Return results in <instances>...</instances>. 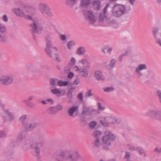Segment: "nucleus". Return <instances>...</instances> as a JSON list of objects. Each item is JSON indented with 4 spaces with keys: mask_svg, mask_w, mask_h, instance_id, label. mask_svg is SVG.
<instances>
[{
    "mask_svg": "<svg viewBox=\"0 0 161 161\" xmlns=\"http://www.w3.org/2000/svg\"><path fill=\"white\" fill-rule=\"evenodd\" d=\"M77 152L57 149L53 154L50 161H84Z\"/></svg>",
    "mask_w": 161,
    "mask_h": 161,
    "instance_id": "obj_1",
    "label": "nucleus"
},
{
    "mask_svg": "<svg viewBox=\"0 0 161 161\" xmlns=\"http://www.w3.org/2000/svg\"><path fill=\"white\" fill-rule=\"evenodd\" d=\"M131 9L130 5H129L127 8L125 5L115 3L111 9L112 15L117 18L122 17Z\"/></svg>",
    "mask_w": 161,
    "mask_h": 161,
    "instance_id": "obj_2",
    "label": "nucleus"
},
{
    "mask_svg": "<svg viewBox=\"0 0 161 161\" xmlns=\"http://www.w3.org/2000/svg\"><path fill=\"white\" fill-rule=\"evenodd\" d=\"M110 3H108L105 6L103 12L101 13L99 15V20L101 22H103L105 18L108 24H113L116 23V20L114 19L113 16H110L107 17L108 13L107 10L110 6Z\"/></svg>",
    "mask_w": 161,
    "mask_h": 161,
    "instance_id": "obj_3",
    "label": "nucleus"
},
{
    "mask_svg": "<svg viewBox=\"0 0 161 161\" xmlns=\"http://www.w3.org/2000/svg\"><path fill=\"white\" fill-rule=\"evenodd\" d=\"M149 108L151 109L146 114V115L150 118L158 121H161V110L152 109L155 108V105L153 103L149 105Z\"/></svg>",
    "mask_w": 161,
    "mask_h": 161,
    "instance_id": "obj_4",
    "label": "nucleus"
},
{
    "mask_svg": "<svg viewBox=\"0 0 161 161\" xmlns=\"http://www.w3.org/2000/svg\"><path fill=\"white\" fill-rule=\"evenodd\" d=\"M33 141L35 145V147L37 148L39 153H40V148L42 147L45 142V137L42 133H37L33 137Z\"/></svg>",
    "mask_w": 161,
    "mask_h": 161,
    "instance_id": "obj_5",
    "label": "nucleus"
},
{
    "mask_svg": "<svg viewBox=\"0 0 161 161\" xmlns=\"http://www.w3.org/2000/svg\"><path fill=\"white\" fill-rule=\"evenodd\" d=\"M36 144L33 141V139H28L25 140L23 143V147L26 149H27L32 148L34 150L35 153L36 154L35 156L37 158V159L39 161H40V154L37 149V148H36V147H35Z\"/></svg>",
    "mask_w": 161,
    "mask_h": 161,
    "instance_id": "obj_6",
    "label": "nucleus"
},
{
    "mask_svg": "<svg viewBox=\"0 0 161 161\" xmlns=\"http://www.w3.org/2000/svg\"><path fill=\"white\" fill-rule=\"evenodd\" d=\"M105 135L102 138L104 144L111 145V141H114L116 139V136L110 131L106 130L105 131Z\"/></svg>",
    "mask_w": 161,
    "mask_h": 161,
    "instance_id": "obj_7",
    "label": "nucleus"
},
{
    "mask_svg": "<svg viewBox=\"0 0 161 161\" xmlns=\"http://www.w3.org/2000/svg\"><path fill=\"white\" fill-rule=\"evenodd\" d=\"M24 17L27 19L31 20V23L30 24V26L32 28V31L33 32H37V29L39 28L40 26L38 21L35 19H33L32 16L30 15H27L25 14Z\"/></svg>",
    "mask_w": 161,
    "mask_h": 161,
    "instance_id": "obj_8",
    "label": "nucleus"
},
{
    "mask_svg": "<svg viewBox=\"0 0 161 161\" xmlns=\"http://www.w3.org/2000/svg\"><path fill=\"white\" fill-rule=\"evenodd\" d=\"M38 9L42 13H45L49 17H52L53 16L51 9L47 4L40 3L39 5Z\"/></svg>",
    "mask_w": 161,
    "mask_h": 161,
    "instance_id": "obj_9",
    "label": "nucleus"
},
{
    "mask_svg": "<svg viewBox=\"0 0 161 161\" xmlns=\"http://www.w3.org/2000/svg\"><path fill=\"white\" fill-rule=\"evenodd\" d=\"M14 80L12 75H3L0 77V82L3 86H7L11 84Z\"/></svg>",
    "mask_w": 161,
    "mask_h": 161,
    "instance_id": "obj_10",
    "label": "nucleus"
},
{
    "mask_svg": "<svg viewBox=\"0 0 161 161\" xmlns=\"http://www.w3.org/2000/svg\"><path fill=\"white\" fill-rule=\"evenodd\" d=\"M38 126L39 124L37 122L27 123L24 125L23 130L27 133L33 130L35 128L38 127Z\"/></svg>",
    "mask_w": 161,
    "mask_h": 161,
    "instance_id": "obj_11",
    "label": "nucleus"
},
{
    "mask_svg": "<svg viewBox=\"0 0 161 161\" xmlns=\"http://www.w3.org/2000/svg\"><path fill=\"white\" fill-rule=\"evenodd\" d=\"M83 13L86 17L88 19L90 23L94 24L97 21V18L93 14L92 12L89 10H85Z\"/></svg>",
    "mask_w": 161,
    "mask_h": 161,
    "instance_id": "obj_12",
    "label": "nucleus"
},
{
    "mask_svg": "<svg viewBox=\"0 0 161 161\" xmlns=\"http://www.w3.org/2000/svg\"><path fill=\"white\" fill-rule=\"evenodd\" d=\"M6 31L5 26L0 23V42H6L7 41V37L5 33Z\"/></svg>",
    "mask_w": 161,
    "mask_h": 161,
    "instance_id": "obj_13",
    "label": "nucleus"
},
{
    "mask_svg": "<svg viewBox=\"0 0 161 161\" xmlns=\"http://www.w3.org/2000/svg\"><path fill=\"white\" fill-rule=\"evenodd\" d=\"M117 121V119L113 117H108L105 118L104 120L101 121V123L103 125L106 126L109 124H118Z\"/></svg>",
    "mask_w": 161,
    "mask_h": 161,
    "instance_id": "obj_14",
    "label": "nucleus"
},
{
    "mask_svg": "<svg viewBox=\"0 0 161 161\" xmlns=\"http://www.w3.org/2000/svg\"><path fill=\"white\" fill-rule=\"evenodd\" d=\"M4 113L5 114L7 115L8 118H7L6 117H3V119L5 121H8L9 122H10L13 120L14 118V116L13 114L10 112L8 109L3 110Z\"/></svg>",
    "mask_w": 161,
    "mask_h": 161,
    "instance_id": "obj_15",
    "label": "nucleus"
},
{
    "mask_svg": "<svg viewBox=\"0 0 161 161\" xmlns=\"http://www.w3.org/2000/svg\"><path fill=\"white\" fill-rule=\"evenodd\" d=\"M147 69V65L145 64H141L138 66L135 70V72L137 74H138L139 77H141L143 75V74L141 71L143 69Z\"/></svg>",
    "mask_w": 161,
    "mask_h": 161,
    "instance_id": "obj_16",
    "label": "nucleus"
},
{
    "mask_svg": "<svg viewBox=\"0 0 161 161\" xmlns=\"http://www.w3.org/2000/svg\"><path fill=\"white\" fill-rule=\"evenodd\" d=\"M91 4V0H81L80 7L82 8H88Z\"/></svg>",
    "mask_w": 161,
    "mask_h": 161,
    "instance_id": "obj_17",
    "label": "nucleus"
},
{
    "mask_svg": "<svg viewBox=\"0 0 161 161\" xmlns=\"http://www.w3.org/2000/svg\"><path fill=\"white\" fill-rule=\"evenodd\" d=\"M95 76L97 80L98 81L103 80L105 78L103 74L102 71L99 70H96L95 73Z\"/></svg>",
    "mask_w": 161,
    "mask_h": 161,
    "instance_id": "obj_18",
    "label": "nucleus"
},
{
    "mask_svg": "<svg viewBox=\"0 0 161 161\" xmlns=\"http://www.w3.org/2000/svg\"><path fill=\"white\" fill-rule=\"evenodd\" d=\"M15 142H11L9 146L5 150L7 154L10 156H11L13 154V153L12 150L15 147Z\"/></svg>",
    "mask_w": 161,
    "mask_h": 161,
    "instance_id": "obj_19",
    "label": "nucleus"
},
{
    "mask_svg": "<svg viewBox=\"0 0 161 161\" xmlns=\"http://www.w3.org/2000/svg\"><path fill=\"white\" fill-rule=\"evenodd\" d=\"M12 12L17 16L20 17H23L25 16V13L19 8H13L12 9Z\"/></svg>",
    "mask_w": 161,
    "mask_h": 161,
    "instance_id": "obj_20",
    "label": "nucleus"
},
{
    "mask_svg": "<svg viewBox=\"0 0 161 161\" xmlns=\"http://www.w3.org/2000/svg\"><path fill=\"white\" fill-rule=\"evenodd\" d=\"M51 92L53 94L56 95L58 96H62L66 94L65 91L60 90L58 89L55 88L52 89Z\"/></svg>",
    "mask_w": 161,
    "mask_h": 161,
    "instance_id": "obj_21",
    "label": "nucleus"
},
{
    "mask_svg": "<svg viewBox=\"0 0 161 161\" xmlns=\"http://www.w3.org/2000/svg\"><path fill=\"white\" fill-rule=\"evenodd\" d=\"M27 133L23 130H21L17 136V139L19 140H24L27 136Z\"/></svg>",
    "mask_w": 161,
    "mask_h": 161,
    "instance_id": "obj_22",
    "label": "nucleus"
},
{
    "mask_svg": "<svg viewBox=\"0 0 161 161\" xmlns=\"http://www.w3.org/2000/svg\"><path fill=\"white\" fill-rule=\"evenodd\" d=\"M82 114L87 115H92V112L89 108H88L85 105H84Z\"/></svg>",
    "mask_w": 161,
    "mask_h": 161,
    "instance_id": "obj_23",
    "label": "nucleus"
},
{
    "mask_svg": "<svg viewBox=\"0 0 161 161\" xmlns=\"http://www.w3.org/2000/svg\"><path fill=\"white\" fill-rule=\"evenodd\" d=\"M93 5L94 8L97 11H98L100 9L101 7L100 1H95L93 2Z\"/></svg>",
    "mask_w": 161,
    "mask_h": 161,
    "instance_id": "obj_24",
    "label": "nucleus"
},
{
    "mask_svg": "<svg viewBox=\"0 0 161 161\" xmlns=\"http://www.w3.org/2000/svg\"><path fill=\"white\" fill-rule=\"evenodd\" d=\"M159 29L157 27H154L152 30V33L154 37L156 39L158 38Z\"/></svg>",
    "mask_w": 161,
    "mask_h": 161,
    "instance_id": "obj_25",
    "label": "nucleus"
},
{
    "mask_svg": "<svg viewBox=\"0 0 161 161\" xmlns=\"http://www.w3.org/2000/svg\"><path fill=\"white\" fill-rule=\"evenodd\" d=\"M78 108L76 106H74L69 108L68 110L69 115L70 116H73L74 112L76 111Z\"/></svg>",
    "mask_w": 161,
    "mask_h": 161,
    "instance_id": "obj_26",
    "label": "nucleus"
},
{
    "mask_svg": "<svg viewBox=\"0 0 161 161\" xmlns=\"http://www.w3.org/2000/svg\"><path fill=\"white\" fill-rule=\"evenodd\" d=\"M47 112L49 114L53 115L57 113L56 109H55L54 106L49 108L47 109Z\"/></svg>",
    "mask_w": 161,
    "mask_h": 161,
    "instance_id": "obj_27",
    "label": "nucleus"
},
{
    "mask_svg": "<svg viewBox=\"0 0 161 161\" xmlns=\"http://www.w3.org/2000/svg\"><path fill=\"white\" fill-rule=\"evenodd\" d=\"M82 77H87L89 74L88 71L85 68H82L80 72H79Z\"/></svg>",
    "mask_w": 161,
    "mask_h": 161,
    "instance_id": "obj_28",
    "label": "nucleus"
},
{
    "mask_svg": "<svg viewBox=\"0 0 161 161\" xmlns=\"http://www.w3.org/2000/svg\"><path fill=\"white\" fill-rule=\"evenodd\" d=\"M52 42L51 40H47L46 43V46L45 48H51L55 50L56 51H57V48L54 47H52Z\"/></svg>",
    "mask_w": 161,
    "mask_h": 161,
    "instance_id": "obj_29",
    "label": "nucleus"
},
{
    "mask_svg": "<svg viewBox=\"0 0 161 161\" xmlns=\"http://www.w3.org/2000/svg\"><path fill=\"white\" fill-rule=\"evenodd\" d=\"M76 52L79 55H82L86 52L85 48L83 47H80L77 49Z\"/></svg>",
    "mask_w": 161,
    "mask_h": 161,
    "instance_id": "obj_30",
    "label": "nucleus"
},
{
    "mask_svg": "<svg viewBox=\"0 0 161 161\" xmlns=\"http://www.w3.org/2000/svg\"><path fill=\"white\" fill-rule=\"evenodd\" d=\"M51 48H45V52L47 55L50 58L53 57V53Z\"/></svg>",
    "mask_w": 161,
    "mask_h": 161,
    "instance_id": "obj_31",
    "label": "nucleus"
},
{
    "mask_svg": "<svg viewBox=\"0 0 161 161\" xmlns=\"http://www.w3.org/2000/svg\"><path fill=\"white\" fill-rule=\"evenodd\" d=\"M102 134V132L98 130H95L93 133V136L96 138H99V136Z\"/></svg>",
    "mask_w": 161,
    "mask_h": 161,
    "instance_id": "obj_32",
    "label": "nucleus"
},
{
    "mask_svg": "<svg viewBox=\"0 0 161 161\" xmlns=\"http://www.w3.org/2000/svg\"><path fill=\"white\" fill-rule=\"evenodd\" d=\"M137 150L138 151L139 154L140 155L143 154L144 157L147 156V153L142 148V147H138L137 148Z\"/></svg>",
    "mask_w": 161,
    "mask_h": 161,
    "instance_id": "obj_33",
    "label": "nucleus"
},
{
    "mask_svg": "<svg viewBox=\"0 0 161 161\" xmlns=\"http://www.w3.org/2000/svg\"><path fill=\"white\" fill-rule=\"evenodd\" d=\"M68 82L66 81H63L61 80H59L58 82V85L60 86H66L68 85Z\"/></svg>",
    "mask_w": 161,
    "mask_h": 161,
    "instance_id": "obj_34",
    "label": "nucleus"
},
{
    "mask_svg": "<svg viewBox=\"0 0 161 161\" xmlns=\"http://www.w3.org/2000/svg\"><path fill=\"white\" fill-rule=\"evenodd\" d=\"M21 7L23 8L32 9L33 8V7L27 3H24L21 4Z\"/></svg>",
    "mask_w": 161,
    "mask_h": 161,
    "instance_id": "obj_35",
    "label": "nucleus"
},
{
    "mask_svg": "<svg viewBox=\"0 0 161 161\" xmlns=\"http://www.w3.org/2000/svg\"><path fill=\"white\" fill-rule=\"evenodd\" d=\"M127 146L130 150L132 151L137 150L138 147L134 146L128 144Z\"/></svg>",
    "mask_w": 161,
    "mask_h": 161,
    "instance_id": "obj_36",
    "label": "nucleus"
},
{
    "mask_svg": "<svg viewBox=\"0 0 161 161\" xmlns=\"http://www.w3.org/2000/svg\"><path fill=\"white\" fill-rule=\"evenodd\" d=\"M93 95V93L92 92V90L90 89L86 93L85 96L86 97H88Z\"/></svg>",
    "mask_w": 161,
    "mask_h": 161,
    "instance_id": "obj_37",
    "label": "nucleus"
},
{
    "mask_svg": "<svg viewBox=\"0 0 161 161\" xmlns=\"http://www.w3.org/2000/svg\"><path fill=\"white\" fill-rule=\"evenodd\" d=\"M75 44V43L74 41H70L67 44V46L68 48L69 49H70L72 47V46H74Z\"/></svg>",
    "mask_w": 161,
    "mask_h": 161,
    "instance_id": "obj_38",
    "label": "nucleus"
},
{
    "mask_svg": "<svg viewBox=\"0 0 161 161\" xmlns=\"http://www.w3.org/2000/svg\"><path fill=\"white\" fill-rule=\"evenodd\" d=\"M55 109H56V110L57 111V112L58 113L59 111H62L63 110V106L60 104H58L54 106Z\"/></svg>",
    "mask_w": 161,
    "mask_h": 161,
    "instance_id": "obj_39",
    "label": "nucleus"
},
{
    "mask_svg": "<svg viewBox=\"0 0 161 161\" xmlns=\"http://www.w3.org/2000/svg\"><path fill=\"white\" fill-rule=\"evenodd\" d=\"M23 102L25 103L27 106L30 108H33L34 106L33 103L28 101L27 100H23Z\"/></svg>",
    "mask_w": 161,
    "mask_h": 161,
    "instance_id": "obj_40",
    "label": "nucleus"
},
{
    "mask_svg": "<svg viewBox=\"0 0 161 161\" xmlns=\"http://www.w3.org/2000/svg\"><path fill=\"white\" fill-rule=\"evenodd\" d=\"M116 62V60L115 59H112L109 64V66L111 68H113L115 67Z\"/></svg>",
    "mask_w": 161,
    "mask_h": 161,
    "instance_id": "obj_41",
    "label": "nucleus"
},
{
    "mask_svg": "<svg viewBox=\"0 0 161 161\" xmlns=\"http://www.w3.org/2000/svg\"><path fill=\"white\" fill-rule=\"evenodd\" d=\"M57 80L55 79H51L50 80V84L53 87H55L56 86V81Z\"/></svg>",
    "mask_w": 161,
    "mask_h": 161,
    "instance_id": "obj_42",
    "label": "nucleus"
},
{
    "mask_svg": "<svg viewBox=\"0 0 161 161\" xmlns=\"http://www.w3.org/2000/svg\"><path fill=\"white\" fill-rule=\"evenodd\" d=\"M130 153L129 152H126L125 158L126 159V161H131L130 159Z\"/></svg>",
    "mask_w": 161,
    "mask_h": 161,
    "instance_id": "obj_43",
    "label": "nucleus"
},
{
    "mask_svg": "<svg viewBox=\"0 0 161 161\" xmlns=\"http://www.w3.org/2000/svg\"><path fill=\"white\" fill-rule=\"evenodd\" d=\"M80 63L83 65H86V67H89V66L88 65L89 64V62L86 59H82L81 60Z\"/></svg>",
    "mask_w": 161,
    "mask_h": 161,
    "instance_id": "obj_44",
    "label": "nucleus"
},
{
    "mask_svg": "<svg viewBox=\"0 0 161 161\" xmlns=\"http://www.w3.org/2000/svg\"><path fill=\"white\" fill-rule=\"evenodd\" d=\"M114 88L112 86L108 87L104 89V91L105 92H109L114 90Z\"/></svg>",
    "mask_w": 161,
    "mask_h": 161,
    "instance_id": "obj_45",
    "label": "nucleus"
},
{
    "mask_svg": "<svg viewBox=\"0 0 161 161\" xmlns=\"http://www.w3.org/2000/svg\"><path fill=\"white\" fill-rule=\"evenodd\" d=\"M100 145V140L99 138H96V140L94 143V147H98Z\"/></svg>",
    "mask_w": 161,
    "mask_h": 161,
    "instance_id": "obj_46",
    "label": "nucleus"
},
{
    "mask_svg": "<svg viewBox=\"0 0 161 161\" xmlns=\"http://www.w3.org/2000/svg\"><path fill=\"white\" fill-rule=\"evenodd\" d=\"M26 115H23L19 119L20 121L22 123H24L25 122V120L27 117Z\"/></svg>",
    "mask_w": 161,
    "mask_h": 161,
    "instance_id": "obj_47",
    "label": "nucleus"
},
{
    "mask_svg": "<svg viewBox=\"0 0 161 161\" xmlns=\"http://www.w3.org/2000/svg\"><path fill=\"white\" fill-rule=\"evenodd\" d=\"M77 0H66L67 3L69 5H71L74 4L76 1Z\"/></svg>",
    "mask_w": 161,
    "mask_h": 161,
    "instance_id": "obj_48",
    "label": "nucleus"
},
{
    "mask_svg": "<svg viewBox=\"0 0 161 161\" xmlns=\"http://www.w3.org/2000/svg\"><path fill=\"white\" fill-rule=\"evenodd\" d=\"M72 92L71 91H68L67 94V96L68 98L72 99L73 96Z\"/></svg>",
    "mask_w": 161,
    "mask_h": 161,
    "instance_id": "obj_49",
    "label": "nucleus"
},
{
    "mask_svg": "<svg viewBox=\"0 0 161 161\" xmlns=\"http://www.w3.org/2000/svg\"><path fill=\"white\" fill-rule=\"evenodd\" d=\"M97 104L99 110H103L104 109L105 107L102 106L101 104L100 103H98Z\"/></svg>",
    "mask_w": 161,
    "mask_h": 161,
    "instance_id": "obj_50",
    "label": "nucleus"
},
{
    "mask_svg": "<svg viewBox=\"0 0 161 161\" xmlns=\"http://www.w3.org/2000/svg\"><path fill=\"white\" fill-rule=\"evenodd\" d=\"M6 136V133L3 131L0 130V138Z\"/></svg>",
    "mask_w": 161,
    "mask_h": 161,
    "instance_id": "obj_51",
    "label": "nucleus"
},
{
    "mask_svg": "<svg viewBox=\"0 0 161 161\" xmlns=\"http://www.w3.org/2000/svg\"><path fill=\"white\" fill-rule=\"evenodd\" d=\"M28 69L29 71L33 73H35L36 72V69L32 67H29Z\"/></svg>",
    "mask_w": 161,
    "mask_h": 161,
    "instance_id": "obj_52",
    "label": "nucleus"
},
{
    "mask_svg": "<svg viewBox=\"0 0 161 161\" xmlns=\"http://www.w3.org/2000/svg\"><path fill=\"white\" fill-rule=\"evenodd\" d=\"M78 98L80 101H83V94L81 93H79L77 95Z\"/></svg>",
    "mask_w": 161,
    "mask_h": 161,
    "instance_id": "obj_53",
    "label": "nucleus"
},
{
    "mask_svg": "<svg viewBox=\"0 0 161 161\" xmlns=\"http://www.w3.org/2000/svg\"><path fill=\"white\" fill-rule=\"evenodd\" d=\"M96 125L97 123L95 121H92L90 123V126L91 128H94Z\"/></svg>",
    "mask_w": 161,
    "mask_h": 161,
    "instance_id": "obj_54",
    "label": "nucleus"
},
{
    "mask_svg": "<svg viewBox=\"0 0 161 161\" xmlns=\"http://www.w3.org/2000/svg\"><path fill=\"white\" fill-rule=\"evenodd\" d=\"M110 146L108 144H104L103 145V149L107 151L108 150L110 149L109 147Z\"/></svg>",
    "mask_w": 161,
    "mask_h": 161,
    "instance_id": "obj_55",
    "label": "nucleus"
},
{
    "mask_svg": "<svg viewBox=\"0 0 161 161\" xmlns=\"http://www.w3.org/2000/svg\"><path fill=\"white\" fill-rule=\"evenodd\" d=\"M156 95L158 99L161 98V91L160 90H158L156 92Z\"/></svg>",
    "mask_w": 161,
    "mask_h": 161,
    "instance_id": "obj_56",
    "label": "nucleus"
},
{
    "mask_svg": "<svg viewBox=\"0 0 161 161\" xmlns=\"http://www.w3.org/2000/svg\"><path fill=\"white\" fill-rule=\"evenodd\" d=\"M40 29V27H39V28H38V29H37V32H33L32 31V28H31V31L32 32V35L33 36V39L36 41V36H35V35L34 34L35 33H38V30L39 29Z\"/></svg>",
    "mask_w": 161,
    "mask_h": 161,
    "instance_id": "obj_57",
    "label": "nucleus"
},
{
    "mask_svg": "<svg viewBox=\"0 0 161 161\" xmlns=\"http://www.w3.org/2000/svg\"><path fill=\"white\" fill-rule=\"evenodd\" d=\"M80 83V80L79 79L76 78V79L72 83V84L74 85H78Z\"/></svg>",
    "mask_w": 161,
    "mask_h": 161,
    "instance_id": "obj_58",
    "label": "nucleus"
},
{
    "mask_svg": "<svg viewBox=\"0 0 161 161\" xmlns=\"http://www.w3.org/2000/svg\"><path fill=\"white\" fill-rule=\"evenodd\" d=\"M70 62L71 64L74 65L75 63L76 60L74 58H72L70 60Z\"/></svg>",
    "mask_w": 161,
    "mask_h": 161,
    "instance_id": "obj_59",
    "label": "nucleus"
},
{
    "mask_svg": "<svg viewBox=\"0 0 161 161\" xmlns=\"http://www.w3.org/2000/svg\"><path fill=\"white\" fill-rule=\"evenodd\" d=\"M2 18L3 20L5 22H7L8 21V18L6 15H4L3 16Z\"/></svg>",
    "mask_w": 161,
    "mask_h": 161,
    "instance_id": "obj_60",
    "label": "nucleus"
},
{
    "mask_svg": "<svg viewBox=\"0 0 161 161\" xmlns=\"http://www.w3.org/2000/svg\"><path fill=\"white\" fill-rule=\"evenodd\" d=\"M129 3L132 6L134 5L135 3L136 0H128Z\"/></svg>",
    "mask_w": 161,
    "mask_h": 161,
    "instance_id": "obj_61",
    "label": "nucleus"
},
{
    "mask_svg": "<svg viewBox=\"0 0 161 161\" xmlns=\"http://www.w3.org/2000/svg\"><path fill=\"white\" fill-rule=\"evenodd\" d=\"M60 38L62 40L64 41L66 39V36L65 35H62Z\"/></svg>",
    "mask_w": 161,
    "mask_h": 161,
    "instance_id": "obj_62",
    "label": "nucleus"
},
{
    "mask_svg": "<svg viewBox=\"0 0 161 161\" xmlns=\"http://www.w3.org/2000/svg\"><path fill=\"white\" fill-rule=\"evenodd\" d=\"M74 74L72 72H70L68 75V77L69 79H71L74 76Z\"/></svg>",
    "mask_w": 161,
    "mask_h": 161,
    "instance_id": "obj_63",
    "label": "nucleus"
},
{
    "mask_svg": "<svg viewBox=\"0 0 161 161\" xmlns=\"http://www.w3.org/2000/svg\"><path fill=\"white\" fill-rule=\"evenodd\" d=\"M154 151L158 153H161V147L159 148L156 147L154 150Z\"/></svg>",
    "mask_w": 161,
    "mask_h": 161,
    "instance_id": "obj_64",
    "label": "nucleus"
}]
</instances>
